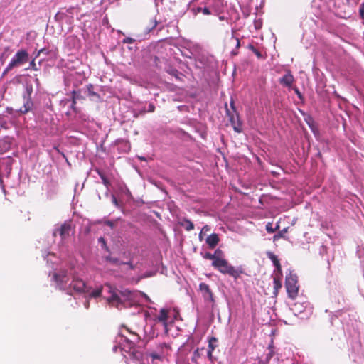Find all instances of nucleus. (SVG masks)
<instances>
[{
    "label": "nucleus",
    "instance_id": "obj_52",
    "mask_svg": "<svg viewBox=\"0 0 364 364\" xmlns=\"http://www.w3.org/2000/svg\"><path fill=\"white\" fill-rule=\"evenodd\" d=\"M334 320H338V317L336 316H331V325L333 324Z\"/></svg>",
    "mask_w": 364,
    "mask_h": 364
},
{
    "label": "nucleus",
    "instance_id": "obj_62",
    "mask_svg": "<svg viewBox=\"0 0 364 364\" xmlns=\"http://www.w3.org/2000/svg\"><path fill=\"white\" fill-rule=\"evenodd\" d=\"M163 346H164V347H166V348H167V347H168V346H167V345H166V344H165V343H164V344H163Z\"/></svg>",
    "mask_w": 364,
    "mask_h": 364
},
{
    "label": "nucleus",
    "instance_id": "obj_58",
    "mask_svg": "<svg viewBox=\"0 0 364 364\" xmlns=\"http://www.w3.org/2000/svg\"><path fill=\"white\" fill-rule=\"evenodd\" d=\"M255 28H260V26H259V24H257V25H255Z\"/></svg>",
    "mask_w": 364,
    "mask_h": 364
},
{
    "label": "nucleus",
    "instance_id": "obj_22",
    "mask_svg": "<svg viewBox=\"0 0 364 364\" xmlns=\"http://www.w3.org/2000/svg\"><path fill=\"white\" fill-rule=\"evenodd\" d=\"M87 90L88 96L92 100L100 98V95L94 91V86L92 84H89L87 86Z\"/></svg>",
    "mask_w": 364,
    "mask_h": 364
},
{
    "label": "nucleus",
    "instance_id": "obj_20",
    "mask_svg": "<svg viewBox=\"0 0 364 364\" xmlns=\"http://www.w3.org/2000/svg\"><path fill=\"white\" fill-rule=\"evenodd\" d=\"M220 254H222V251L218 249L215 251L214 254H211L210 252H205L203 257L204 259H210L213 262L215 259H219Z\"/></svg>",
    "mask_w": 364,
    "mask_h": 364
},
{
    "label": "nucleus",
    "instance_id": "obj_29",
    "mask_svg": "<svg viewBox=\"0 0 364 364\" xmlns=\"http://www.w3.org/2000/svg\"><path fill=\"white\" fill-rule=\"evenodd\" d=\"M247 48H248L250 50H252V52H253V53L257 55V57L258 58H262V54H261V53H260L257 49H256L253 45H252V44H249V45H248V46H247Z\"/></svg>",
    "mask_w": 364,
    "mask_h": 364
},
{
    "label": "nucleus",
    "instance_id": "obj_55",
    "mask_svg": "<svg viewBox=\"0 0 364 364\" xmlns=\"http://www.w3.org/2000/svg\"><path fill=\"white\" fill-rule=\"evenodd\" d=\"M99 240H100L101 242H103V244H104V245H105V239H104V238L100 237V238L99 239Z\"/></svg>",
    "mask_w": 364,
    "mask_h": 364
},
{
    "label": "nucleus",
    "instance_id": "obj_34",
    "mask_svg": "<svg viewBox=\"0 0 364 364\" xmlns=\"http://www.w3.org/2000/svg\"><path fill=\"white\" fill-rule=\"evenodd\" d=\"M13 164V159L11 157L9 156L6 159L5 165L7 169L10 171L11 170V166Z\"/></svg>",
    "mask_w": 364,
    "mask_h": 364
},
{
    "label": "nucleus",
    "instance_id": "obj_35",
    "mask_svg": "<svg viewBox=\"0 0 364 364\" xmlns=\"http://www.w3.org/2000/svg\"><path fill=\"white\" fill-rule=\"evenodd\" d=\"M149 357L152 358V360H161L163 358V356L159 355V353L156 352H152L149 353Z\"/></svg>",
    "mask_w": 364,
    "mask_h": 364
},
{
    "label": "nucleus",
    "instance_id": "obj_17",
    "mask_svg": "<svg viewBox=\"0 0 364 364\" xmlns=\"http://www.w3.org/2000/svg\"><path fill=\"white\" fill-rule=\"evenodd\" d=\"M308 247H307V250H310V249H314L315 247H319V255L321 256H323L325 254L327 253V250H328V247L324 245L323 244H322L321 242H313L311 246L309 245V244L308 243Z\"/></svg>",
    "mask_w": 364,
    "mask_h": 364
},
{
    "label": "nucleus",
    "instance_id": "obj_27",
    "mask_svg": "<svg viewBox=\"0 0 364 364\" xmlns=\"http://www.w3.org/2000/svg\"><path fill=\"white\" fill-rule=\"evenodd\" d=\"M202 14L203 15H205V16H210V15L218 16L217 14H215V12L212 11L210 9H208V7H206L204 5H203V12H202Z\"/></svg>",
    "mask_w": 364,
    "mask_h": 364
},
{
    "label": "nucleus",
    "instance_id": "obj_7",
    "mask_svg": "<svg viewBox=\"0 0 364 364\" xmlns=\"http://www.w3.org/2000/svg\"><path fill=\"white\" fill-rule=\"evenodd\" d=\"M201 5L205 6L218 15L223 9V0H205Z\"/></svg>",
    "mask_w": 364,
    "mask_h": 364
},
{
    "label": "nucleus",
    "instance_id": "obj_49",
    "mask_svg": "<svg viewBox=\"0 0 364 364\" xmlns=\"http://www.w3.org/2000/svg\"><path fill=\"white\" fill-rule=\"evenodd\" d=\"M282 237V234L281 232H278L277 235H275L274 236V240H277V239H279V238H280Z\"/></svg>",
    "mask_w": 364,
    "mask_h": 364
},
{
    "label": "nucleus",
    "instance_id": "obj_21",
    "mask_svg": "<svg viewBox=\"0 0 364 364\" xmlns=\"http://www.w3.org/2000/svg\"><path fill=\"white\" fill-rule=\"evenodd\" d=\"M180 224L187 231H191L194 229V225L189 219H187V218L182 219Z\"/></svg>",
    "mask_w": 364,
    "mask_h": 364
},
{
    "label": "nucleus",
    "instance_id": "obj_41",
    "mask_svg": "<svg viewBox=\"0 0 364 364\" xmlns=\"http://www.w3.org/2000/svg\"><path fill=\"white\" fill-rule=\"evenodd\" d=\"M29 68H31V69H33L34 70H38V68H37L36 64L35 63V59L31 60V62L30 63ZM27 69H28V68Z\"/></svg>",
    "mask_w": 364,
    "mask_h": 364
},
{
    "label": "nucleus",
    "instance_id": "obj_53",
    "mask_svg": "<svg viewBox=\"0 0 364 364\" xmlns=\"http://www.w3.org/2000/svg\"><path fill=\"white\" fill-rule=\"evenodd\" d=\"M126 329H127V330L130 333H132L133 336H134L136 338V340H139V338L138 337V336H137L136 333H133V332L130 331L128 328H126Z\"/></svg>",
    "mask_w": 364,
    "mask_h": 364
},
{
    "label": "nucleus",
    "instance_id": "obj_1",
    "mask_svg": "<svg viewBox=\"0 0 364 364\" xmlns=\"http://www.w3.org/2000/svg\"><path fill=\"white\" fill-rule=\"evenodd\" d=\"M107 286L109 287L111 294V296L107 299L109 304L118 309H121L129 304L133 297V294L131 291L127 289L122 290L113 289L109 284Z\"/></svg>",
    "mask_w": 364,
    "mask_h": 364
},
{
    "label": "nucleus",
    "instance_id": "obj_30",
    "mask_svg": "<svg viewBox=\"0 0 364 364\" xmlns=\"http://www.w3.org/2000/svg\"><path fill=\"white\" fill-rule=\"evenodd\" d=\"M76 94H77V91L73 90L71 109H73V110H75V105H76V100H77V97L75 96Z\"/></svg>",
    "mask_w": 364,
    "mask_h": 364
},
{
    "label": "nucleus",
    "instance_id": "obj_15",
    "mask_svg": "<svg viewBox=\"0 0 364 364\" xmlns=\"http://www.w3.org/2000/svg\"><path fill=\"white\" fill-rule=\"evenodd\" d=\"M219 241V237L216 233L211 234L206 239V243L211 249L215 248L218 245Z\"/></svg>",
    "mask_w": 364,
    "mask_h": 364
},
{
    "label": "nucleus",
    "instance_id": "obj_5",
    "mask_svg": "<svg viewBox=\"0 0 364 364\" xmlns=\"http://www.w3.org/2000/svg\"><path fill=\"white\" fill-rule=\"evenodd\" d=\"M285 287L289 296L291 299L296 298V279L290 273L286 276Z\"/></svg>",
    "mask_w": 364,
    "mask_h": 364
},
{
    "label": "nucleus",
    "instance_id": "obj_50",
    "mask_svg": "<svg viewBox=\"0 0 364 364\" xmlns=\"http://www.w3.org/2000/svg\"><path fill=\"white\" fill-rule=\"evenodd\" d=\"M121 264H127L130 267L131 269H134V266L132 262H121Z\"/></svg>",
    "mask_w": 364,
    "mask_h": 364
},
{
    "label": "nucleus",
    "instance_id": "obj_46",
    "mask_svg": "<svg viewBox=\"0 0 364 364\" xmlns=\"http://www.w3.org/2000/svg\"><path fill=\"white\" fill-rule=\"evenodd\" d=\"M232 38L235 40V41H236V48H240V39L238 38H234L233 36L232 37Z\"/></svg>",
    "mask_w": 364,
    "mask_h": 364
},
{
    "label": "nucleus",
    "instance_id": "obj_42",
    "mask_svg": "<svg viewBox=\"0 0 364 364\" xmlns=\"http://www.w3.org/2000/svg\"><path fill=\"white\" fill-rule=\"evenodd\" d=\"M213 351H210V350H208V352H207V356H208V359H209L211 362H213V361H214L213 355Z\"/></svg>",
    "mask_w": 364,
    "mask_h": 364
},
{
    "label": "nucleus",
    "instance_id": "obj_32",
    "mask_svg": "<svg viewBox=\"0 0 364 364\" xmlns=\"http://www.w3.org/2000/svg\"><path fill=\"white\" fill-rule=\"evenodd\" d=\"M282 287V284L279 279L274 277V289L275 290V292L278 291L279 289Z\"/></svg>",
    "mask_w": 364,
    "mask_h": 364
},
{
    "label": "nucleus",
    "instance_id": "obj_24",
    "mask_svg": "<svg viewBox=\"0 0 364 364\" xmlns=\"http://www.w3.org/2000/svg\"><path fill=\"white\" fill-rule=\"evenodd\" d=\"M358 16L363 24H364V1L359 6Z\"/></svg>",
    "mask_w": 364,
    "mask_h": 364
},
{
    "label": "nucleus",
    "instance_id": "obj_33",
    "mask_svg": "<svg viewBox=\"0 0 364 364\" xmlns=\"http://www.w3.org/2000/svg\"><path fill=\"white\" fill-rule=\"evenodd\" d=\"M200 357V349L197 348L194 350L192 357V361L196 363L197 360Z\"/></svg>",
    "mask_w": 364,
    "mask_h": 364
},
{
    "label": "nucleus",
    "instance_id": "obj_26",
    "mask_svg": "<svg viewBox=\"0 0 364 364\" xmlns=\"http://www.w3.org/2000/svg\"><path fill=\"white\" fill-rule=\"evenodd\" d=\"M102 287L97 288L91 292L90 296H92L93 298L100 297L102 294Z\"/></svg>",
    "mask_w": 364,
    "mask_h": 364
},
{
    "label": "nucleus",
    "instance_id": "obj_45",
    "mask_svg": "<svg viewBox=\"0 0 364 364\" xmlns=\"http://www.w3.org/2000/svg\"><path fill=\"white\" fill-rule=\"evenodd\" d=\"M230 107H231L233 112H236V108H235V102H234V100L232 99L230 101Z\"/></svg>",
    "mask_w": 364,
    "mask_h": 364
},
{
    "label": "nucleus",
    "instance_id": "obj_3",
    "mask_svg": "<svg viewBox=\"0 0 364 364\" xmlns=\"http://www.w3.org/2000/svg\"><path fill=\"white\" fill-rule=\"evenodd\" d=\"M28 60V53L25 50H18L14 57L12 58L6 68L4 72V75H5L9 71L11 70L14 67H17L20 65H22L26 63Z\"/></svg>",
    "mask_w": 364,
    "mask_h": 364
},
{
    "label": "nucleus",
    "instance_id": "obj_28",
    "mask_svg": "<svg viewBox=\"0 0 364 364\" xmlns=\"http://www.w3.org/2000/svg\"><path fill=\"white\" fill-rule=\"evenodd\" d=\"M279 228V225H277L275 228H273L272 226V223H268L267 225H266V230L269 232V233H273L276 231V230Z\"/></svg>",
    "mask_w": 364,
    "mask_h": 364
},
{
    "label": "nucleus",
    "instance_id": "obj_39",
    "mask_svg": "<svg viewBox=\"0 0 364 364\" xmlns=\"http://www.w3.org/2000/svg\"><path fill=\"white\" fill-rule=\"evenodd\" d=\"M41 53H44L46 55H48L49 54V51L46 48H42V49L38 50V53L36 55V58L38 57Z\"/></svg>",
    "mask_w": 364,
    "mask_h": 364
},
{
    "label": "nucleus",
    "instance_id": "obj_38",
    "mask_svg": "<svg viewBox=\"0 0 364 364\" xmlns=\"http://www.w3.org/2000/svg\"><path fill=\"white\" fill-rule=\"evenodd\" d=\"M134 42H135V39L130 38V37H127L122 40L123 44L133 43Z\"/></svg>",
    "mask_w": 364,
    "mask_h": 364
},
{
    "label": "nucleus",
    "instance_id": "obj_9",
    "mask_svg": "<svg viewBox=\"0 0 364 364\" xmlns=\"http://www.w3.org/2000/svg\"><path fill=\"white\" fill-rule=\"evenodd\" d=\"M53 278L60 288H64L69 280L66 270H60L54 273Z\"/></svg>",
    "mask_w": 364,
    "mask_h": 364
},
{
    "label": "nucleus",
    "instance_id": "obj_14",
    "mask_svg": "<svg viewBox=\"0 0 364 364\" xmlns=\"http://www.w3.org/2000/svg\"><path fill=\"white\" fill-rule=\"evenodd\" d=\"M33 103L30 97L23 98V105L21 107L18 111L22 114H26L31 111L33 108Z\"/></svg>",
    "mask_w": 364,
    "mask_h": 364
},
{
    "label": "nucleus",
    "instance_id": "obj_8",
    "mask_svg": "<svg viewBox=\"0 0 364 364\" xmlns=\"http://www.w3.org/2000/svg\"><path fill=\"white\" fill-rule=\"evenodd\" d=\"M69 289H73L77 293H83L87 291L85 282L78 277H73L69 285Z\"/></svg>",
    "mask_w": 364,
    "mask_h": 364
},
{
    "label": "nucleus",
    "instance_id": "obj_48",
    "mask_svg": "<svg viewBox=\"0 0 364 364\" xmlns=\"http://www.w3.org/2000/svg\"><path fill=\"white\" fill-rule=\"evenodd\" d=\"M112 203H113L116 206H119V203H118L117 199L116 198V197H115L114 196H112Z\"/></svg>",
    "mask_w": 364,
    "mask_h": 364
},
{
    "label": "nucleus",
    "instance_id": "obj_25",
    "mask_svg": "<svg viewBox=\"0 0 364 364\" xmlns=\"http://www.w3.org/2000/svg\"><path fill=\"white\" fill-rule=\"evenodd\" d=\"M217 341V338L215 337H212L209 339L208 350L213 351L215 350L216 346L214 344V343H216Z\"/></svg>",
    "mask_w": 364,
    "mask_h": 364
},
{
    "label": "nucleus",
    "instance_id": "obj_47",
    "mask_svg": "<svg viewBox=\"0 0 364 364\" xmlns=\"http://www.w3.org/2000/svg\"><path fill=\"white\" fill-rule=\"evenodd\" d=\"M105 224L109 226L111 228H114V223L112 221L107 220V221L105 222Z\"/></svg>",
    "mask_w": 364,
    "mask_h": 364
},
{
    "label": "nucleus",
    "instance_id": "obj_61",
    "mask_svg": "<svg viewBox=\"0 0 364 364\" xmlns=\"http://www.w3.org/2000/svg\"><path fill=\"white\" fill-rule=\"evenodd\" d=\"M296 291H297V294H299V286H297Z\"/></svg>",
    "mask_w": 364,
    "mask_h": 364
},
{
    "label": "nucleus",
    "instance_id": "obj_37",
    "mask_svg": "<svg viewBox=\"0 0 364 364\" xmlns=\"http://www.w3.org/2000/svg\"><path fill=\"white\" fill-rule=\"evenodd\" d=\"M158 24V22L156 19H151L150 21V28H148V30L150 31L153 29H154Z\"/></svg>",
    "mask_w": 364,
    "mask_h": 364
},
{
    "label": "nucleus",
    "instance_id": "obj_43",
    "mask_svg": "<svg viewBox=\"0 0 364 364\" xmlns=\"http://www.w3.org/2000/svg\"><path fill=\"white\" fill-rule=\"evenodd\" d=\"M154 110H155V106H154V104H152V103H150V104L149 105L148 112H154Z\"/></svg>",
    "mask_w": 364,
    "mask_h": 364
},
{
    "label": "nucleus",
    "instance_id": "obj_60",
    "mask_svg": "<svg viewBox=\"0 0 364 364\" xmlns=\"http://www.w3.org/2000/svg\"><path fill=\"white\" fill-rule=\"evenodd\" d=\"M298 306L300 308V310H304V307H301V306H300V305L299 306L298 305Z\"/></svg>",
    "mask_w": 364,
    "mask_h": 364
},
{
    "label": "nucleus",
    "instance_id": "obj_51",
    "mask_svg": "<svg viewBox=\"0 0 364 364\" xmlns=\"http://www.w3.org/2000/svg\"><path fill=\"white\" fill-rule=\"evenodd\" d=\"M210 230V228L209 225H205L203 228H202V231H209Z\"/></svg>",
    "mask_w": 364,
    "mask_h": 364
},
{
    "label": "nucleus",
    "instance_id": "obj_54",
    "mask_svg": "<svg viewBox=\"0 0 364 364\" xmlns=\"http://www.w3.org/2000/svg\"><path fill=\"white\" fill-rule=\"evenodd\" d=\"M75 96L77 97V99H79L80 97V92L77 91V94L75 95Z\"/></svg>",
    "mask_w": 364,
    "mask_h": 364
},
{
    "label": "nucleus",
    "instance_id": "obj_4",
    "mask_svg": "<svg viewBox=\"0 0 364 364\" xmlns=\"http://www.w3.org/2000/svg\"><path fill=\"white\" fill-rule=\"evenodd\" d=\"M74 228L75 227L73 225L72 221L66 220L55 231L53 235H55L56 232H58L61 240H65L70 236V233L74 231Z\"/></svg>",
    "mask_w": 364,
    "mask_h": 364
},
{
    "label": "nucleus",
    "instance_id": "obj_31",
    "mask_svg": "<svg viewBox=\"0 0 364 364\" xmlns=\"http://www.w3.org/2000/svg\"><path fill=\"white\" fill-rule=\"evenodd\" d=\"M106 260L109 262L110 263L113 264L120 265L121 262H119V259L117 258L112 257L110 256L106 257Z\"/></svg>",
    "mask_w": 364,
    "mask_h": 364
},
{
    "label": "nucleus",
    "instance_id": "obj_6",
    "mask_svg": "<svg viewBox=\"0 0 364 364\" xmlns=\"http://www.w3.org/2000/svg\"><path fill=\"white\" fill-rule=\"evenodd\" d=\"M299 112L301 113V114L304 116V119L306 122V124L309 125V128L314 133V136L317 138L320 135V132L318 128L317 124L315 122L313 117L306 113H305L304 111H302L301 109H297Z\"/></svg>",
    "mask_w": 364,
    "mask_h": 364
},
{
    "label": "nucleus",
    "instance_id": "obj_63",
    "mask_svg": "<svg viewBox=\"0 0 364 364\" xmlns=\"http://www.w3.org/2000/svg\"><path fill=\"white\" fill-rule=\"evenodd\" d=\"M306 245V244H304L303 249H306V247H305Z\"/></svg>",
    "mask_w": 364,
    "mask_h": 364
},
{
    "label": "nucleus",
    "instance_id": "obj_2",
    "mask_svg": "<svg viewBox=\"0 0 364 364\" xmlns=\"http://www.w3.org/2000/svg\"><path fill=\"white\" fill-rule=\"evenodd\" d=\"M212 265L222 274H228L235 279L238 278L242 272L230 265L226 259L220 257L213 261Z\"/></svg>",
    "mask_w": 364,
    "mask_h": 364
},
{
    "label": "nucleus",
    "instance_id": "obj_57",
    "mask_svg": "<svg viewBox=\"0 0 364 364\" xmlns=\"http://www.w3.org/2000/svg\"><path fill=\"white\" fill-rule=\"evenodd\" d=\"M202 232L203 231L201 230L200 233L199 234V237H200V240H202Z\"/></svg>",
    "mask_w": 364,
    "mask_h": 364
},
{
    "label": "nucleus",
    "instance_id": "obj_40",
    "mask_svg": "<svg viewBox=\"0 0 364 364\" xmlns=\"http://www.w3.org/2000/svg\"><path fill=\"white\" fill-rule=\"evenodd\" d=\"M299 304L301 307L304 308V306H306V304H309L308 301H305L304 298H300L299 301H297V304Z\"/></svg>",
    "mask_w": 364,
    "mask_h": 364
},
{
    "label": "nucleus",
    "instance_id": "obj_59",
    "mask_svg": "<svg viewBox=\"0 0 364 364\" xmlns=\"http://www.w3.org/2000/svg\"><path fill=\"white\" fill-rule=\"evenodd\" d=\"M255 28H260V26H259V24H257V25H255Z\"/></svg>",
    "mask_w": 364,
    "mask_h": 364
},
{
    "label": "nucleus",
    "instance_id": "obj_10",
    "mask_svg": "<svg viewBox=\"0 0 364 364\" xmlns=\"http://www.w3.org/2000/svg\"><path fill=\"white\" fill-rule=\"evenodd\" d=\"M199 289L202 294V296L205 301H210L211 303L215 302V298L213 296V293L210 289L209 285L207 284L202 282L199 285Z\"/></svg>",
    "mask_w": 364,
    "mask_h": 364
},
{
    "label": "nucleus",
    "instance_id": "obj_11",
    "mask_svg": "<svg viewBox=\"0 0 364 364\" xmlns=\"http://www.w3.org/2000/svg\"><path fill=\"white\" fill-rule=\"evenodd\" d=\"M227 114L230 118V122L233 127L234 130L237 133H240L242 132V128L241 123L239 121L238 114L237 112L231 114L228 109H227Z\"/></svg>",
    "mask_w": 364,
    "mask_h": 364
},
{
    "label": "nucleus",
    "instance_id": "obj_18",
    "mask_svg": "<svg viewBox=\"0 0 364 364\" xmlns=\"http://www.w3.org/2000/svg\"><path fill=\"white\" fill-rule=\"evenodd\" d=\"M11 141L9 137H4L0 139V152L7 151L11 147Z\"/></svg>",
    "mask_w": 364,
    "mask_h": 364
},
{
    "label": "nucleus",
    "instance_id": "obj_16",
    "mask_svg": "<svg viewBox=\"0 0 364 364\" xmlns=\"http://www.w3.org/2000/svg\"><path fill=\"white\" fill-rule=\"evenodd\" d=\"M267 257L271 259V261L273 262L274 267H276L277 272L281 274L282 273V267L279 262V260L277 255H275L272 252H267Z\"/></svg>",
    "mask_w": 364,
    "mask_h": 364
},
{
    "label": "nucleus",
    "instance_id": "obj_56",
    "mask_svg": "<svg viewBox=\"0 0 364 364\" xmlns=\"http://www.w3.org/2000/svg\"><path fill=\"white\" fill-rule=\"evenodd\" d=\"M333 95L338 98L341 97L340 95L336 91L333 92Z\"/></svg>",
    "mask_w": 364,
    "mask_h": 364
},
{
    "label": "nucleus",
    "instance_id": "obj_12",
    "mask_svg": "<svg viewBox=\"0 0 364 364\" xmlns=\"http://www.w3.org/2000/svg\"><path fill=\"white\" fill-rule=\"evenodd\" d=\"M294 81V75L291 74L290 71H287L285 75L279 79V83L288 88H291L293 82Z\"/></svg>",
    "mask_w": 364,
    "mask_h": 364
},
{
    "label": "nucleus",
    "instance_id": "obj_44",
    "mask_svg": "<svg viewBox=\"0 0 364 364\" xmlns=\"http://www.w3.org/2000/svg\"><path fill=\"white\" fill-rule=\"evenodd\" d=\"M297 97L299 98L301 101V102L303 103L304 102V96L302 95V94L299 91V90L297 89Z\"/></svg>",
    "mask_w": 364,
    "mask_h": 364
},
{
    "label": "nucleus",
    "instance_id": "obj_19",
    "mask_svg": "<svg viewBox=\"0 0 364 364\" xmlns=\"http://www.w3.org/2000/svg\"><path fill=\"white\" fill-rule=\"evenodd\" d=\"M168 318V311L165 309H161L159 311V314L157 316L158 320L163 323L164 326H167V320Z\"/></svg>",
    "mask_w": 364,
    "mask_h": 364
},
{
    "label": "nucleus",
    "instance_id": "obj_36",
    "mask_svg": "<svg viewBox=\"0 0 364 364\" xmlns=\"http://www.w3.org/2000/svg\"><path fill=\"white\" fill-rule=\"evenodd\" d=\"M203 6H198L196 8H193V9H191V11L193 12V14L194 15H197L198 14L203 12Z\"/></svg>",
    "mask_w": 364,
    "mask_h": 364
},
{
    "label": "nucleus",
    "instance_id": "obj_23",
    "mask_svg": "<svg viewBox=\"0 0 364 364\" xmlns=\"http://www.w3.org/2000/svg\"><path fill=\"white\" fill-rule=\"evenodd\" d=\"M97 173H98L100 178L102 179L103 184L107 188H108L109 186V185H110V183L109 181V180L107 179V178L105 176V173H102V171H97Z\"/></svg>",
    "mask_w": 364,
    "mask_h": 364
},
{
    "label": "nucleus",
    "instance_id": "obj_13",
    "mask_svg": "<svg viewBox=\"0 0 364 364\" xmlns=\"http://www.w3.org/2000/svg\"><path fill=\"white\" fill-rule=\"evenodd\" d=\"M297 311L299 312V314H297V316H299V318L306 319L311 316L313 313V307L310 304H306L304 310H300V308L297 306Z\"/></svg>",
    "mask_w": 364,
    "mask_h": 364
}]
</instances>
